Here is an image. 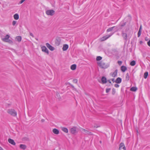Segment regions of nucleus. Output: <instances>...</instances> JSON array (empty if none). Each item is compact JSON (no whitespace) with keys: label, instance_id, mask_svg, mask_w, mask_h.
Here are the masks:
<instances>
[{"label":"nucleus","instance_id":"nucleus-23","mask_svg":"<svg viewBox=\"0 0 150 150\" xmlns=\"http://www.w3.org/2000/svg\"><path fill=\"white\" fill-rule=\"evenodd\" d=\"M76 66L75 64L72 65L71 67V69L73 70H75L76 68Z\"/></svg>","mask_w":150,"mask_h":150},{"label":"nucleus","instance_id":"nucleus-45","mask_svg":"<svg viewBox=\"0 0 150 150\" xmlns=\"http://www.w3.org/2000/svg\"><path fill=\"white\" fill-rule=\"evenodd\" d=\"M19 42H20L21 40V36H19Z\"/></svg>","mask_w":150,"mask_h":150},{"label":"nucleus","instance_id":"nucleus-46","mask_svg":"<svg viewBox=\"0 0 150 150\" xmlns=\"http://www.w3.org/2000/svg\"><path fill=\"white\" fill-rule=\"evenodd\" d=\"M0 150H3V149L2 148V147L1 146H0Z\"/></svg>","mask_w":150,"mask_h":150},{"label":"nucleus","instance_id":"nucleus-1","mask_svg":"<svg viewBox=\"0 0 150 150\" xmlns=\"http://www.w3.org/2000/svg\"><path fill=\"white\" fill-rule=\"evenodd\" d=\"M98 65L101 68L106 69L109 67V65L105 64L103 61H98L97 62Z\"/></svg>","mask_w":150,"mask_h":150},{"label":"nucleus","instance_id":"nucleus-5","mask_svg":"<svg viewBox=\"0 0 150 150\" xmlns=\"http://www.w3.org/2000/svg\"><path fill=\"white\" fill-rule=\"evenodd\" d=\"M113 34V33H112L109 35H108L103 37L102 38H100V40L101 41H103L107 40L109 37H111Z\"/></svg>","mask_w":150,"mask_h":150},{"label":"nucleus","instance_id":"nucleus-32","mask_svg":"<svg viewBox=\"0 0 150 150\" xmlns=\"http://www.w3.org/2000/svg\"><path fill=\"white\" fill-rule=\"evenodd\" d=\"M7 42H8L10 43H12L13 42L12 41V40H10V39H8V40H7Z\"/></svg>","mask_w":150,"mask_h":150},{"label":"nucleus","instance_id":"nucleus-35","mask_svg":"<svg viewBox=\"0 0 150 150\" xmlns=\"http://www.w3.org/2000/svg\"><path fill=\"white\" fill-rule=\"evenodd\" d=\"M141 33V32L138 31V37H139L140 36Z\"/></svg>","mask_w":150,"mask_h":150},{"label":"nucleus","instance_id":"nucleus-44","mask_svg":"<svg viewBox=\"0 0 150 150\" xmlns=\"http://www.w3.org/2000/svg\"><path fill=\"white\" fill-rule=\"evenodd\" d=\"M30 35L31 36H32V37H33V34L31 33H30Z\"/></svg>","mask_w":150,"mask_h":150},{"label":"nucleus","instance_id":"nucleus-27","mask_svg":"<svg viewBox=\"0 0 150 150\" xmlns=\"http://www.w3.org/2000/svg\"><path fill=\"white\" fill-rule=\"evenodd\" d=\"M148 75V73L147 72H145L144 74V77L146 79Z\"/></svg>","mask_w":150,"mask_h":150},{"label":"nucleus","instance_id":"nucleus-33","mask_svg":"<svg viewBox=\"0 0 150 150\" xmlns=\"http://www.w3.org/2000/svg\"><path fill=\"white\" fill-rule=\"evenodd\" d=\"M112 93L113 95H114L115 93V90L114 88H113L112 90Z\"/></svg>","mask_w":150,"mask_h":150},{"label":"nucleus","instance_id":"nucleus-39","mask_svg":"<svg viewBox=\"0 0 150 150\" xmlns=\"http://www.w3.org/2000/svg\"><path fill=\"white\" fill-rule=\"evenodd\" d=\"M118 63L119 65H120L122 64V62L121 61H118Z\"/></svg>","mask_w":150,"mask_h":150},{"label":"nucleus","instance_id":"nucleus-29","mask_svg":"<svg viewBox=\"0 0 150 150\" xmlns=\"http://www.w3.org/2000/svg\"><path fill=\"white\" fill-rule=\"evenodd\" d=\"M102 59V57L100 56H98L96 58V60L99 61L101 60Z\"/></svg>","mask_w":150,"mask_h":150},{"label":"nucleus","instance_id":"nucleus-24","mask_svg":"<svg viewBox=\"0 0 150 150\" xmlns=\"http://www.w3.org/2000/svg\"><path fill=\"white\" fill-rule=\"evenodd\" d=\"M13 17L14 19L15 20H18L19 18V15L17 13L14 14Z\"/></svg>","mask_w":150,"mask_h":150},{"label":"nucleus","instance_id":"nucleus-11","mask_svg":"<svg viewBox=\"0 0 150 150\" xmlns=\"http://www.w3.org/2000/svg\"><path fill=\"white\" fill-rule=\"evenodd\" d=\"M9 37L10 36L9 35H7L5 36L4 38L2 39V40L4 42H7V40L9 39Z\"/></svg>","mask_w":150,"mask_h":150},{"label":"nucleus","instance_id":"nucleus-40","mask_svg":"<svg viewBox=\"0 0 150 150\" xmlns=\"http://www.w3.org/2000/svg\"><path fill=\"white\" fill-rule=\"evenodd\" d=\"M147 44L150 47V40L148 42Z\"/></svg>","mask_w":150,"mask_h":150},{"label":"nucleus","instance_id":"nucleus-6","mask_svg":"<svg viewBox=\"0 0 150 150\" xmlns=\"http://www.w3.org/2000/svg\"><path fill=\"white\" fill-rule=\"evenodd\" d=\"M80 130L82 132H84L86 134H87L88 135H93V134L91 132H90L87 130H86L83 128H81Z\"/></svg>","mask_w":150,"mask_h":150},{"label":"nucleus","instance_id":"nucleus-37","mask_svg":"<svg viewBox=\"0 0 150 150\" xmlns=\"http://www.w3.org/2000/svg\"><path fill=\"white\" fill-rule=\"evenodd\" d=\"M142 25H141L140 26L139 29L138 31L141 32V30H142Z\"/></svg>","mask_w":150,"mask_h":150},{"label":"nucleus","instance_id":"nucleus-8","mask_svg":"<svg viewBox=\"0 0 150 150\" xmlns=\"http://www.w3.org/2000/svg\"><path fill=\"white\" fill-rule=\"evenodd\" d=\"M41 49L42 51L47 53V54H49V51L45 46H43L42 47H41Z\"/></svg>","mask_w":150,"mask_h":150},{"label":"nucleus","instance_id":"nucleus-28","mask_svg":"<svg viewBox=\"0 0 150 150\" xmlns=\"http://www.w3.org/2000/svg\"><path fill=\"white\" fill-rule=\"evenodd\" d=\"M129 74L128 73H127L126 74V80L127 81L129 80Z\"/></svg>","mask_w":150,"mask_h":150},{"label":"nucleus","instance_id":"nucleus-25","mask_svg":"<svg viewBox=\"0 0 150 150\" xmlns=\"http://www.w3.org/2000/svg\"><path fill=\"white\" fill-rule=\"evenodd\" d=\"M137 90V88L136 87H132L130 88V90L133 91H135Z\"/></svg>","mask_w":150,"mask_h":150},{"label":"nucleus","instance_id":"nucleus-9","mask_svg":"<svg viewBox=\"0 0 150 150\" xmlns=\"http://www.w3.org/2000/svg\"><path fill=\"white\" fill-rule=\"evenodd\" d=\"M47 47L51 51H52L54 50V48L52 47L49 43H47L46 44Z\"/></svg>","mask_w":150,"mask_h":150},{"label":"nucleus","instance_id":"nucleus-36","mask_svg":"<svg viewBox=\"0 0 150 150\" xmlns=\"http://www.w3.org/2000/svg\"><path fill=\"white\" fill-rule=\"evenodd\" d=\"M73 82L75 83H77V80L76 79H74L73 80Z\"/></svg>","mask_w":150,"mask_h":150},{"label":"nucleus","instance_id":"nucleus-18","mask_svg":"<svg viewBox=\"0 0 150 150\" xmlns=\"http://www.w3.org/2000/svg\"><path fill=\"white\" fill-rule=\"evenodd\" d=\"M52 132L54 134H58L59 133V132L58 130L55 128L53 129Z\"/></svg>","mask_w":150,"mask_h":150},{"label":"nucleus","instance_id":"nucleus-16","mask_svg":"<svg viewBox=\"0 0 150 150\" xmlns=\"http://www.w3.org/2000/svg\"><path fill=\"white\" fill-rule=\"evenodd\" d=\"M69 46L68 45L65 44L64 45L62 48V50L63 51H66L68 48Z\"/></svg>","mask_w":150,"mask_h":150},{"label":"nucleus","instance_id":"nucleus-17","mask_svg":"<svg viewBox=\"0 0 150 150\" xmlns=\"http://www.w3.org/2000/svg\"><path fill=\"white\" fill-rule=\"evenodd\" d=\"M122 36L124 39L125 40H127V35L126 33L122 32Z\"/></svg>","mask_w":150,"mask_h":150},{"label":"nucleus","instance_id":"nucleus-31","mask_svg":"<svg viewBox=\"0 0 150 150\" xmlns=\"http://www.w3.org/2000/svg\"><path fill=\"white\" fill-rule=\"evenodd\" d=\"M17 21H13L12 22V25L13 26L15 25L16 24Z\"/></svg>","mask_w":150,"mask_h":150},{"label":"nucleus","instance_id":"nucleus-15","mask_svg":"<svg viewBox=\"0 0 150 150\" xmlns=\"http://www.w3.org/2000/svg\"><path fill=\"white\" fill-rule=\"evenodd\" d=\"M55 44L58 45L60 44V39L59 38H57L55 41Z\"/></svg>","mask_w":150,"mask_h":150},{"label":"nucleus","instance_id":"nucleus-10","mask_svg":"<svg viewBox=\"0 0 150 150\" xmlns=\"http://www.w3.org/2000/svg\"><path fill=\"white\" fill-rule=\"evenodd\" d=\"M117 69L115 70V71L113 73H111L110 74V75L112 76V77H116L117 74Z\"/></svg>","mask_w":150,"mask_h":150},{"label":"nucleus","instance_id":"nucleus-12","mask_svg":"<svg viewBox=\"0 0 150 150\" xmlns=\"http://www.w3.org/2000/svg\"><path fill=\"white\" fill-rule=\"evenodd\" d=\"M114 28L116 29V30H118V29H117V26H113V27H111V28H109L107 30V32H110V31H112V30Z\"/></svg>","mask_w":150,"mask_h":150},{"label":"nucleus","instance_id":"nucleus-19","mask_svg":"<svg viewBox=\"0 0 150 150\" xmlns=\"http://www.w3.org/2000/svg\"><path fill=\"white\" fill-rule=\"evenodd\" d=\"M122 81V79L118 77L117 78L115 82L117 83H120Z\"/></svg>","mask_w":150,"mask_h":150},{"label":"nucleus","instance_id":"nucleus-47","mask_svg":"<svg viewBox=\"0 0 150 150\" xmlns=\"http://www.w3.org/2000/svg\"><path fill=\"white\" fill-rule=\"evenodd\" d=\"M41 121H42V122H44V120H41Z\"/></svg>","mask_w":150,"mask_h":150},{"label":"nucleus","instance_id":"nucleus-22","mask_svg":"<svg viewBox=\"0 0 150 150\" xmlns=\"http://www.w3.org/2000/svg\"><path fill=\"white\" fill-rule=\"evenodd\" d=\"M62 130L65 133H68V129L65 127H63L62 128Z\"/></svg>","mask_w":150,"mask_h":150},{"label":"nucleus","instance_id":"nucleus-14","mask_svg":"<svg viewBox=\"0 0 150 150\" xmlns=\"http://www.w3.org/2000/svg\"><path fill=\"white\" fill-rule=\"evenodd\" d=\"M19 147L23 150H25L27 148V146L25 144H21L19 145Z\"/></svg>","mask_w":150,"mask_h":150},{"label":"nucleus","instance_id":"nucleus-2","mask_svg":"<svg viewBox=\"0 0 150 150\" xmlns=\"http://www.w3.org/2000/svg\"><path fill=\"white\" fill-rule=\"evenodd\" d=\"M7 112L13 116H15L17 115L16 112L13 109H9L7 110Z\"/></svg>","mask_w":150,"mask_h":150},{"label":"nucleus","instance_id":"nucleus-26","mask_svg":"<svg viewBox=\"0 0 150 150\" xmlns=\"http://www.w3.org/2000/svg\"><path fill=\"white\" fill-rule=\"evenodd\" d=\"M136 64L135 61L134 60H133L131 61L130 63V64L132 66H134Z\"/></svg>","mask_w":150,"mask_h":150},{"label":"nucleus","instance_id":"nucleus-20","mask_svg":"<svg viewBox=\"0 0 150 150\" xmlns=\"http://www.w3.org/2000/svg\"><path fill=\"white\" fill-rule=\"evenodd\" d=\"M121 71L123 72H125L127 69V67L124 66H122L121 67Z\"/></svg>","mask_w":150,"mask_h":150},{"label":"nucleus","instance_id":"nucleus-21","mask_svg":"<svg viewBox=\"0 0 150 150\" xmlns=\"http://www.w3.org/2000/svg\"><path fill=\"white\" fill-rule=\"evenodd\" d=\"M101 80L103 83H106V79L104 77H102Z\"/></svg>","mask_w":150,"mask_h":150},{"label":"nucleus","instance_id":"nucleus-48","mask_svg":"<svg viewBox=\"0 0 150 150\" xmlns=\"http://www.w3.org/2000/svg\"><path fill=\"white\" fill-rule=\"evenodd\" d=\"M109 81L110 83H111V81Z\"/></svg>","mask_w":150,"mask_h":150},{"label":"nucleus","instance_id":"nucleus-13","mask_svg":"<svg viewBox=\"0 0 150 150\" xmlns=\"http://www.w3.org/2000/svg\"><path fill=\"white\" fill-rule=\"evenodd\" d=\"M8 141V142L11 144L14 145H15L16 143L13 139H9Z\"/></svg>","mask_w":150,"mask_h":150},{"label":"nucleus","instance_id":"nucleus-38","mask_svg":"<svg viewBox=\"0 0 150 150\" xmlns=\"http://www.w3.org/2000/svg\"><path fill=\"white\" fill-rule=\"evenodd\" d=\"M114 86L116 87V88H118L119 87V86L118 84H115L114 85Z\"/></svg>","mask_w":150,"mask_h":150},{"label":"nucleus","instance_id":"nucleus-7","mask_svg":"<svg viewBox=\"0 0 150 150\" xmlns=\"http://www.w3.org/2000/svg\"><path fill=\"white\" fill-rule=\"evenodd\" d=\"M119 150H126V148L124 143H121L119 145Z\"/></svg>","mask_w":150,"mask_h":150},{"label":"nucleus","instance_id":"nucleus-3","mask_svg":"<svg viewBox=\"0 0 150 150\" xmlns=\"http://www.w3.org/2000/svg\"><path fill=\"white\" fill-rule=\"evenodd\" d=\"M45 13L48 16H52L54 14L55 11L53 10H48L46 11Z\"/></svg>","mask_w":150,"mask_h":150},{"label":"nucleus","instance_id":"nucleus-42","mask_svg":"<svg viewBox=\"0 0 150 150\" xmlns=\"http://www.w3.org/2000/svg\"><path fill=\"white\" fill-rule=\"evenodd\" d=\"M16 39L18 41H19V36H18L16 37Z\"/></svg>","mask_w":150,"mask_h":150},{"label":"nucleus","instance_id":"nucleus-43","mask_svg":"<svg viewBox=\"0 0 150 150\" xmlns=\"http://www.w3.org/2000/svg\"><path fill=\"white\" fill-rule=\"evenodd\" d=\"M111 80L113 82H115L114 81V79H111Z\"/></svg>","mask_w":150,"mask_h":150},{"label":"nucleus","instance_id":"nucleus-34","mask_svg":"<svg viewBox=\"0 0 150 150\" xmlns=\"http://www.w3.org/2000/svg\"><path fill=\"white\" fill-rule=\"evenodd\" d=\"M110 89H111L110 88H107L106 90V93H108V92H109L110 91Z\"/></svg>","mask_w":150,"mask_h":150},{"label":"nucleus","instance_id":"nucleus-30","mask_svg":"<svg viewBox=\"0 0 150 150\" xmlns=\"http://www.w3.org/2000/svg\"><path fill=\"white\" fill-rule=\"evenodd\" d=\"M29 139L27 137H24L22 139V140L24 141H28Z\"/></svg>","mask_w":150,"mask_h":150},{"label":"nucleus","instance_id":"nucleus-4","mask_svg":"<svg viewBox=\"0 0 150 150\" xmlns=\"http://www.w3.org/2000/svg\"><path fill=\"white\" fill-rule=\"evenodd\" d=\"M79 131L78 129L76 127H74L70 129V132L71 133L75 134L77 133Z\"/></svg>","mask_w":150,"mask_h":150},{"label":"nucleus","instance_id":"nucleus-41","mask_svg":"<svg viewBox=\"0 0 150 150\" xmlns=\"http://www.w3.org/2000/svg\"><path fill=\"white\" fill-rule=\"evenodd\" d=\"M25 0H22L20 2V4H22Z\"/></svg>","mask_w":150,"mask_h":150}]
</instances>
